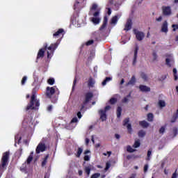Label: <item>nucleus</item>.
<instances>
[{
    "instance_id": "nucleus-1",
    "label": "nucleus",
    "mask_w": 178,
    "mask_h": 178,
    "mask_svg": "<svg viewBox=\"0 0 178 178\" xmlns=\"http://www.w3.org/2000/svg\"><path fill=\"white\" fill-rule=\"evenodd\" d=\"M88 15L89 16H93L90 19L93 24L97 25L101 23V17H99V15H101V8H98V4L95 3L92 4Z\"/></svg>"
},
{
    "instance_id": "nucleus-2",
    "label": "nucleus",
    "mask_w": 178,
    "mask_h": 178,
    "mask_svg": "<svg viewBox=\"0 0 178 178\" xmlns=\"http://www.w3.org/2000/svg\"><path fill=\"white\" fill-rule=\"evenodd\" d=\"M59 44H60V40H58L56 43L51 44L49 47H48V44L44 43V48L40 49L38 53V56L36 58V62H38V59H42L45 55V51L48 49L49 51H51L52 54L55 51V49L58 48Z\"/></svg>"
},
{
    "instance_id": "nucleus-3",
    "label": "nucleus",
    "mask_w": 178,
    "mask_h": 178,
    "mask_svg": "<svg viewBox=\"0 0 178 178\" xmlns=\"http://www.w3.org/2000/svg\"><path fill=\"white\" fill-rule=\"evenodd\" d=\"M10 156V152L7 151L3 153L1 163H0V178L2 177V173L6 170L9 165V158Z\"/></svg>"
},
{
    "instance_id": "nucleus-4",
    "label": "nucleus",
    "mask_w": 178,
    "mask_h": 178,
    "mask_svg": "<svg viewBox=\"0 0 178 178\" xmlns=\"http://www.w3.org/2000/svg\"><path fill=\"white\" fill-rule=\"evenodd\" d=\"M40 107V100L37 99V96L33 94L31 97L29 104H28L26 111H34V109H38Z\"/></svg>"
},
{
    "instance_id": "nucleus-5",
    "label": "nucleus",
    "mask_w": 178,
    "mask_h": 178,
    "mask_svg": "<svg viewBox=\"0 0 178 178\" xmlns=\"http://www.w3.org/2000/svg\"><path fill=\"white\" fill-rule=\"evenodd\" d=\"M93 97H94V93L91 92H86L85 94V99L83 102V105L81 106L80 111H83L86 105H87V104H88V102H90V101H91V99H92Z\"/></svg>"
},
{
    "instance_id": "nucleus-6",
    "label": "nucleus",
    "mask_w": 178,
    "mask_h": 178,
    "mask_svg": "<svg viewBox=\"0 0 178 178\" xmlns=\"http://www.w3.org/2000/svg\"><path fill=\"white\" fill-rule=\"evenodd\" d=\"M134 33L136 35V40L138 41H143L144 40L145 35L144 34L143 32H141L137 29H134Z\"/></svg>"
},
{
    "instance_id": "nucleus-7",
    "label": "nucleus",
    "mask_w": 178,
    "mask_h": 178,
    "mask_svg": "<svg viewBox=\"0 0 178 178\" xmlns=\"http://www.w3.org/2000/svg\"><path fill=\"white\" fill-rule=\"evenodd\" d=\"M161 9L163 16H170L172 15V8H170V6H163Z\"/></svg>"
},
{
    "instance_id": "nucleus-8",
    "label": "nucleus",
    "mask_w": 178,
    "mask_h": 178,
    "mask_svg": "<svg viewBox=\"0 0 178 178\" xmlns=\"http://www.w3.org/2000/svg\"><path fill=\"white\" fill-rule=\"evenodd\" d=\"M130 122V118H125L123 120V126H127V130H128V133L129 134H131V133H133V128H131V124H129V122Z\"/></svg>"
},
{
    "instance_id": "nucleus-9",
    "label": "nucleus",
    "mask_w": 178,
    "mask_h": 178,
    "mask_svg": "<svg viewBox=\"0 0 178 178\" xmlns=\"http://www.w3.org/2000/svg\"><path fill=\"white\" fill-rule=\"evenodd\" d=\"M55 88L47 86L46 88V96L47 98H52V95L55 94Z\"/></svg>"
},
{
    "instance_id": "nucleus-10",
    "label": "nucleus",
    "mask_w": 178,
    "mask_h": 178,
    "mask_svg": "<svg viewBox=\"0 0 178 178\" xmlns=\"http://www.w3.org/2000/svg\"><path fill=\"white\" fill-rule=\"evenodd\" d=\"M47 149V146H45V143H40L35 149L36 154H40V152H44Z\"/></svg>"
},
{
    "instance_id": "nucleus-11",
    "label": "nucleus",
    "mask_w": 178,
    "mask_h": 178,
    "mask_svg": "<svg viewBox=\"0 0 178 178\" xmlns=\"http://www.w3.org/2000/svg\"><path fill=\"white\" fill-rule=\"evenodd\" d=\"M168 21H164L161 25V33H165V34H168V31H169V29L168 28Z\"/></svg>"
},
{
    "instance_id": "nucleus-12",
    "label": "nucleus",
    "mask_w": 178,
    "mask_h": 178,
    "mask_svg": "<svg viewBox=\"0 0 178 178\" xmlns=\"http://www.w3.org/2000/svg\"><path fill=\"white\" fill-rule=\"evenodd\" d=\"M131 26H133V22L131 19H129L124 26V31H129L131 30Z\"/></svg>"
},
{
    "instance_id": "nucleus-13",
    "label": "nucleus",
    "mask_w": 178,
    "mask_h": 178,
    "mask_svg": "<svg viewBox=\"0 0 178 178\" xmlns=\"http://www.w3.org/2000/svg\"><path fill=\"white\" fill-rule=\"evenodd\" d=\"M64 33L65 30H63V29H60L53 34V37L54 38H59V37H60V35H63Z\"/></svg>"
},
{
    "instance_id": "nucleus-14",
    "label": "nucleus",
    "mask_w": 178,
    "mask_h": 178,
    "mask_svg": "<svg viewBox=\"0 0 178 178\" xmlns=\"http://www.w3.org/2000/svg\"><path fill=\"white\" fill-rule=\"evenodd\" d=\"M107 25H108V17L106 15L104 17L103 24L99 28L100 31H102L104 29H106Z\"/></svg>"
},
{
    "instance_id": "nucleus-15",
    "label": "nucleus",
    "mask_w": 178,
    "mask_h": 178,
    "mask_svg": "<svg viewBox=\"0 0 178 178\" xmlns=\"http://www.w3.org/2000/svg\"><path fill=\"white\" fill-rule=\"evenodd\" d=\"M139 89L142 92H149V91H151V88L145 85H140Z\"/></svg>"
},
{
    "instance_id": "nucleus-16",
    "label": "nucleus",
    "mask_w": 178,
    "mask_h": 178,
    "mask_svg": "<svg viewBox=\"0 0 178 178\" xmlns=\"http://www.w3.org/2000/svg\"><path fill=\"white\" fill-rule=\"evenodd\" d=\"M138 54V46H136L134 50V60L132 65L134 66L137 63V55Z\"/></svg>"
},
{
    "instance_id": "nucleus-17",
    "label": "nucleus",
    "mask_w": 178,
    "mask_h": 178,
    "mask_svg": "<svg viewBox=\"0 0 178 178\" xmlns=\"http://www.w3.org/2000/svg\"><path fill=\"white\" fill-rule=\"evenodd\" d=\"M99 113L100 115V119L102 120V122H104V120H106V111L104 110H99Z\"/></svg>"
},
{
    "instance_id": "nucleus-18",
    "label": "nucleus",
    "mask_w": 178,
    "mask_h": 178,
    "mask_svg": "<svg viewBox=\"0 0 178 178\" xmlns=\"http://www.w3.org/2000/svg\"><path fill=\"white\" fill-rule=\"evenodd\" d=\"M95 84V80L92 79V77H90L88 81V88H94V86Z\"/></svg>"
},
{
    "instance_id": "nucleus-19",
    "label": "nucleus",
    "mask_w": 178,
    "mask_h": 178,
    "mask_svg": "<svg viewBox=\"0 0 178 178\" xmlns=\"http://www.w3.org/2000/svg\"><path fill=\"white\" fill-rule=\"evenodd\" d=\"M136 84V76H132L130 81L126 84V86L128 87V86H134Z\"/></svg>"
},
{
    "instance_id": "nucleus-20",
    "label": "nucleus",
    "mask_w": 178,
    "mask_h": 178,
    "mask_svg": "<svg viewBox=\"0 0 178 178\" xmlns=\"http://www.w3.org/2000/svg\"><path fill=\"white\" fill-rule=\"evenodd\" d=\"M178 119V108L177 109V111L176 113H175L173 115H172V119H171V123H175L176 122V120H177Z\"/></svg>"
},
{
    "instance_id": "nucleus-21",
    "label": "nucleus",
    "mask_w": 178,
    "mask_h": 178,
    "mask_svg": "<svg viewBox=\"0 0 178 178\" xmlns=\"http://www.w3.org/2000/svg\"><path fill=\"white\" fill-rule=\"evenodd\" d=\"M139 124L140 126H141V127H143L144 129H147V127L149 126V124L145 120L139 122Z\"/></svg>"
},
{
    "instance_id": "nucleus-22",
    "label": "nucleus",
    "mask_w": 178,
    "mask_h": 178,
    "mask_svg": "<svg viewBox=\"0 0 178 178\" xmlns=\"http://www.w3.org/2000/svg\"><path fill=\"white\" fill-rule=\"evenodd\" d=\"M118 20H119L118 15L113 17L111 18V24H116L118 23Z\"/></svg>"
},
{
    "instance_id": "nucleus-23",
    "label": "nucleus",
    "mask_w": 178,
    "mask_h": 178,
    "mask_svg": "<svg viewBox=\"0 0 178 178\" xmlns=\"http://www.w3.org/2000/svg\"><path fill=\"white\" fill-rule=\"evenodd\" d=\"M170 62H171V63H170ZM172 63H175V62L173 60H170V58L165 59V65H167V66H168V67H172Z\"/></svg>"
},
{
    "instance_id": "nucleus-24",
    "label": "nucleus",
    "mask_w": 178,
    "mask_h": 178,
    "mask_svg": "<svg viewBox=\"0 0 178 178\" xmlns=\"http://www.w3.org/2000/svg\"><path fill=\"white\" fill-rule=\"evenodd\" d=\"M145 134H146V133L144 130H140L138 133V136L140 138H143V137H145Z\"/></svg>"
},
{
    "instance_id": "nucleus-25",
    "label": "nucleus",
    "mask_w": 178,
    "mask_h": 178,
    "mask_svg": "<svg viewBox=\"0 0 178 178\" xmlns=\"http://www.w3.org/2000/svg\"><path fill=\"white\" fill-rule=\"evenodd\" d=\"M148 122H154V114L149 113L147 114Z\"/></svg>"
},
{
    "instance_id": "nucleus-26",
    "label": "nucleus",
    "mask_w": 178,
    "mask_h": 178,
    "mask_svg": "<svg viewBox=\"0 0 178 178\" xmlns=\"http://www.w3.org/2000/svg\"><path fill=\"white\" fill-rule=\"evenodd\" d=\"M122 116V107L118 106L117 108V118H120Z\"/></svg>"
},
{
    "instance_id": "nucleus-27",
    "label": "nucleus",
    "mask_w": 178,
    "mask_h": 178,
    "mask_svg": "<svg viewBox=\"0 0 178 178\" xmlns=\"http://www.w3.org/2000/svg\"><path fill=\"white\" fill-rule=\"evenodd\" d=\"M111 80H112L111 77H106V79L102 81V85L106 86L108 81H111Z\"/></svg>"
},
{
    "instance_id": "nucleus-28",
    "label": "nucleus",
    "mask_w": 178,
    "mask_h": 178,
    "mask_svg": "<svg viewBox=\"0 0 178 178\" xmlns=\"http://www.w3.org/2000/svg\"><path fill=\"white\" fill-rule=\"evenodd\" d=\"M159 106H160V108H165V106H166V103L163 100H159Z\"/></svg>"
},
{
    "instance_id": "nucleus-29",
    "label": "nucleus",
    "mask_w": 178,
    "mask_h": 178,
    "mask_svg": "<svg viewBox=\"0 0 178 178\" xmlns=\"http://www.w3.org/2000/svg\"><path fill=\"white\" fill-rule=\"evenodd\" d=\"M49 155L47 154L45 157H44V160L42 161V168H44V166H45V165H47V163L48 162V158H49Z\"/></svg>"
},
{
    "instance_id": "nucleus-30",
    "label": "nucleus",
    "mask_w": 178,
    "mask_h": 178,
    "mask_svg": "<svg viewBox=\"0 0 178 178\" xmlns=\"http://www.w3.org/2000/svg\"><path fill=\"white\" fill-rule=\"evenodd\" d=\"M81 154H83V148L79 147L76 153V158H80Z\"/></svg>"
},
{
    "instance_id": "nucleus-31",
    "label": "nucleus",
    "mask_w": 178,
    "mask_h": 178,
    "mask_svg": "<svg viewBox=\"0 0 178 178\" xmlns=\"http://www.w3.org/2000/svg\"><path fill=\"white\" fill-rule=\"evenodd\" d=\"M47 83L49 84V86H54L55 84V79L49 78L47 80Z\"/></svg>"
},
{
    "instance_id": "nucleus-32",
    "label": "nucleus",
    "mask_w": 178,
    "mask_h": 178,
    "mask_svg": "<svg viewBox=\"0 0 178 178\" xmlns=\"http://www.w3.org/2000/svg\"><path fill=\"white\" fill-rule=\"evenodd\" d=\"M141 145V143H140V140H136L134 144L133 145L134 148H138Z\"/></svg>"
},
{
    "instance_id": "nucleus-33",
    "label": "nucleus",
    "mask_w": 178,
    "mask_h": 178,
    "mask_svg": "<svg viewBox=\"0 0 178 178\" xmlns=\"http://www.w3.org/2000/svg\"><path fill=\"white\" fill-rule=\"evenodd\" d=\"M85 172L86 173L87 176H90V173H91V168L87 166L85 168Z\"/></svg>"
},
{
    "instance_id": "nucleus-34",
    "label": "nucleus",
    "mask_w": 178,
    "mask_h": 178,
    "mask_svg": "<svg viewBox=\"0 0 178 178\" xmlns=\"http://www.w3.org/2000/svg\"><path fill=\"white\" fill-rule=\"evenodd\" d=\"M109 102L111 105H115L118 102V99L113 97L110 99Z\"/></svg>"
},
{
    "instance_id": "nucleus-35",
    "label": "nucleus",
    "mask_w": 178,
    "mask_h": 178,
    "mask_svg": "<svg viewBox=\"0 0 178 178\" xmlns=\"http://www.w3.org/2000/svg\"><path fill=\"white\" fill-rule=\"evenodd\" d=\"M127 152L133 153V152H134L136 151V149H133V148L131 147V146L128 145V146L127 147Z\"/></svg>"
},
{
    "instance_id": "nucleus-36",
    "label": "nucleus",
    "mask_w": 178,
    "mask_h": 178,
    "mask_svg": "<svg viewBox=\"0 0 178 178\" xmlns=\"http://www.w3.org/2000/svg\"><path fill=\"white\" fill-rule=\"evenodd\" d=\"M152 56H153V62H155V60H158V54H156V51H153Z\"/></svg>"
},
{
    "instance_id": "nucleus-37",
    "label": "nucleus",
    "mask_w": 178,
    "mask_h": 178,
    "mask_svg": "<svg viewBox=\"0 0 178 178\" xmlns=\"http://www.w3.org/2000/svg\"><path fill=\"white\" fill-rule=\"evenodd\" d=\"M140 76L145 81H147V80H148V76H147V74H145V73L142 72Z\"/></svg>"
},
{
    "instance_id": "nucleus-38",
    "label": "nucleus",
    "mask_w": 178,
    "mask_h": 178,
    "mask_svg": "<svg viewBox=\"0 0 178 178\" xmlns=\"http://www.w3.org/2000/svg\"><path fill=\"white\" fill-rule=\"evenodd\" d=\"M172 72L174 73L175 80H177V79H178V76H177V70L176 68H173Z\"/></svg>"
},
{
    "instance_id": "nucleus-39",
    "label": "nucleus",
    "mask_w": 178,
    "mask_h": 178,
    "mask_svg": "<svg viewBox=\"0 0 178 178\" xmlns=\"http://www.w3.org/2000/svg\"><path fill=\"white\" fill-rule=\"evenodd\" d=\"M26 81H27V76H23L22 81H21L22 86H24V84H26Z\"/></svg>"
},
{
    "instance_id": "nucleus-40",
    "label": "nucleus",
    "mask_w": 178,
    "mask_h": 178,
    "mask_svg": "<svg viewBox=\"0 0 178 178\" xmlns=\"http://www.w3.org/2000/svg\"><path fill=\"white\" fill-rule=\"evenodd\" d=\"M32 161H33V156L29 155V156L28 157V159L26 160L28 165H30V163H31Z\"/></svg>"
},
{
    "instance_id": "nucleus-41",
    "label": "nucleus",
    "mask_w": 178,
    "mask_h": 178,
    "mask_svg": "<svg viewBox=\"0 0 178 178\" xmlns=\"http://www.w3.org/2000/svg\"><path fill=\"white\" fill-rule=\"evenodd\" d=\"M22 154H23V149L20 147L17 151V155H19V156H22Z\"/></svg>"
},
{
    "instance_id": "nucleus-42",
    "label": "nucleus",
    "mask_w": 178,
    "mask_h": 178,
    "mask_svg": "<svg viewBox=\"0 0 178 178\" xmlns=\"http://www.w3.org/2000/svg\"><path fill=\"white\" fill-rule=\"evenodd\" d=\"M79 5H80V2L76 1L74 4V10H76V9H79Z\"/></svg>"
},
{
    "instance_id": "nucleus-43",
    "label": "nucleus",
    "mask_w": 178,
    "mask_h": 178,
    "mask_svg": "<svg viewBox=\"0 0 178 178\" xmlns=\"http://www.w3.org/2000/svg\"><path fill=\"white\" fill-rule=\"evenodd\" d=\"M101 176L100 173H95L93 175H92V176L90 177V178H98Z\"/></svg>"
},
{
    "instance_id": "nucleus-44",
    "label": "nucleus",
    "mask_w": 178,
    "mask_h": 178,
    "mask_svg": "<svg viewBox=\"0 0 178 178\" xmlns=\"http://www.w3.org/2000/svg\"><path fill=\"white\" fill-rule=\"evenodd\" d=\"M92 44H94V40H90L86 42V45H87V47H89V45H92Z\"/></svg>"
},
{
    "instance_id": "nucleus-45",
    "label": "nucleus",
    "mask_w": 178,
    "mask_h": 178,
    "mask_svg": "<svg viewBox=\"0 0 178 178\" xmlns=\"http://www.w3.org/2000/svg\"><path fill=\"white\" fill-rule=\"evenodd\" d=\"M152 154V150L149 149L147 151V161H149L150 159L149 157L151 156Z\"/></svg>"
},
{
    "instance_id": "nucleus-46",
    "label": "nucleus",
    "mask_w": 178,
    "mask_h": 178,
    "mask_svg": "<svg viewBox=\"0 0 178 178\" xmlns=\"http://www.w3.org/2000/svg\"><path fill=\"white\" fill-rule=\"evenodd\" d=\"M172 31H176V30H178V24H172Z\"/></svg>"
},
{
    "instance_id": "nucleus-47",
    "label": "nucleus",
    "mask_w": 178,
    "mask_h": 178,
    "mask_svg": "<svg viewBox=\"0 0 178 178\" xmlns=\"http://www.w3.org/2000/svg\"><path fill=\"white\" fill-rule=\"evenodd\" d=\"M163 133H165V127H161L159 129V134H163Z\"/></svg>"
},
{
    "instance_id": "nucleus-48",
    "label": "nucleus",
    "mask_w": 178,
    "mask_h": 178,
    "mask_svg": "<svg viewBox=\"0 0 178 178\" xmlns=\"http://www.w3.org/2000/svg\"><path fill=\"white\" fill-rule=\"evenodd\" d=\"M172 131H173L174 137H176L178 133L177 128H174Z\"/></svg>"
},
{
    "instance_id": "nucleus-49",
    "label": "nucleus",
    "mask_w": 178,
    "mask_h": 178,
    "mask_svg": "<svg viewBox=\"0 0 178 178\" xmlns=\"http://www.w3.org/2000/svg\"><path fill=\"white\" fill-rule=\"evenodd\" d=\"M79 122V119H77V117L73 118L71 120V123H77Z\"/></svg>"
},
{
    "instance_id": "nucleus-50",
    "label": "nucleus",
    "mask_w": 178,
    "mask_h": 178,
    "mask_svg": "<svg viewBox=\"0 0 178 178\" xmlns=\"http://www.w3.org/2000/svg\"><path fill=\"white\" fill-rule=\"evenodd\" d=\"M147 172H148V164L144 165V172L147 173Z\"/></svg>"
},
{
    "instance_id": "nucleus-51",
    "label": "nucleus",
    "mask_w": 178,
    "mask_h": 178,
    "mask_svg": "<svg viewBox=\"0 0 178 178\" xmlns=\"http://www.w3.org/2000/svg\"><path fill=\"white\" fill-rule=\"evenodd\" d=\"M110 168H111V163H106L105 170H108Z\"/></svg>"
},
{
    "instance_id": "nucleus-52",
    "label": "nucleus",
    "mask_w": 178,
    "mask_h": 178,
    "mask_svg": "<svg viewBox=\"0 0 178 178\" xmlns=\"http://www.w3.org/2000/svg\"><path fill=\"white\" fill-rule=\"evenodd\" d=\"M122 102L123 104H126V103L129 102V99L127 97H124V99H122Z\"/></svg>"
},
{
    "instance_id": "nucleus-53",
    "label": "nucleus",
    "mask_w": 178,
    "mask_h": 178,
    "mask_svg": "<svg viewBox=\"0 0 178 178\" xmlns=\"http://www.w3.org/2000/svg\"><path fill=\"white\" fill-rule=\"evenodd\" d=\"M83 159H84V161H90V156H88V155L84 156Z\"/></svg>"
},
{
    "instance_id": "nucleus-54",
    "label": "nucleus",
    "mask_w": 178,
    "mask_h": 178,
    "mask_svg": "<svg viewBox=\"0 0 178 178\" xmlns=\"http://www.w3.org/2000/svg\"><path fill=\"white\" fill-rule=\"evenodd\" d=\"M57 102H58V97H55L54 99H51V102L53 104H56Z\"/></svg>"
},
{
    "instance_id": "nucleus-55",
    "label": "nucleus",
    "mask_w": 178,
    "mask_h": 178,
    "mask_svg": "<svg viewBox=\"0 0 178 178\" xmlns=\"http://www.w3.org/2000/svg\"><path fill=\"white\" fill-rule=\"evenodd\" d=\"M17 138H18V144H20V141L22 140V137L21 136L18 137L17 136H16L15 141H16V140H17Z\"/></svg>"
},
{
    "instance_id": "nucleus-56",
    "label": "nucleus",
    "mask_w": 178,
    "mask_h": 178,
    "mask_svg": "<svg viewBox=\"0 0 178 178\" xmlns=\"http://www.w3.org/2000/svg\"><path fill=\"white\" fill-rule=\"evenodd\" d=\"M176 172H177V170H176V171L172 174L171 178H177V173H176Z\"/></svg>"
},
{
    "instance_id": "nucleus-57",
    "label": "nucleus",
    "mask_w": 178,
    "mask_h": 178,
    "mask_svg": "<svg viewBox=\"0 0 178 178\" xmlns=\"http://www.w3.org/2000/svg\"><path fill=\"white\" fill-rule=\"evenodd\" d=\"M77 117L79 118V119H81V118L83 117V115H81V112L79 111L77 113Z\"/></svg>"
},
{
    "instance_id": "nucleus-58",
    "label": "nucleus",
    "mask_w": 178,
    "mask_h": 178,
    "mask_svg": "<svg viewBox=\"0 0 178 178\" xmlns=\"http://www.w3.org/2000/svg\"><path fill=\"white\" fill-rule=\"evenodd\" d=\"M77 83V78H75L73 82V86L72 88H74V87L76 86V83Z\"/></svg>"
},
{
    "instance_id": "nucleus-59",
    "label": "nucleus",
    "mask_w": 178,
    "mask_h": 178,
    "mask_svg": "<svg viewBox=\"0 0 178 178\" xmlns=\"http://www.w3.org/2000/svg\"><path fill=\"white\" fill-rule=\"evenodd\" d=\"M47 111H48V112H51L52 111V105L48 106Z\"/></svg>"
},
{
    "instance_id": "nucleus-60",
    "label": "nucleus",
    "mask_w": 178,
    "mask_h": 178,
    "mask_svg": "<svg viewBox=\"0 0 178 178\" xmlns=\"http://www.w3.org/2000/svg\"><path fill=\"white\" fill-rule=\"evenodd\" d=\"M108 154V156H111V155H112V152H107V154L104 153L103 155H104V156H106Z\"/></svg>"
},
{
    "instance_id": "nucleus-61",
    "label": "nucleus",
    "mask_w": 178,
    "mask_h": 178,
    "mask_svg": "<svg viewBox=\"0 0 178 178\" xmlns=\"http://www.w3.org/2000/svg\"><path fill=\"white\" fill-rule=\"evenodd\" d=\"M108 10V15H111L112 14V10H111V8H107Z\"/></svg>"
},
{
    "instance_id": "nucleus-62",
    "label": "nucleus",
    "mask_w": 178,
    "mask_h": 178,
    "mask_svg": "<svg viewBox=\"0 0 178 178\" xmlns=\"http://www.w3.org/2000/svg\"><path fill=\"white\" fill-rule=\"evenodd\" d=\"M156 22H162V16L159 17L156 19Z\"/></svg>"
},
{
    "instance_id": "nucleus-63",
    "label": "nucleus",
    "mask_w": 178,
    "mask_h": 178,
    "mask_svg": "<svg viewBox=\"0 0 178 178\" xmlns=\"http://www.w3.org/2000/svg\"><path fill=\"white\" fill-rule=\"evenodd\" d=\"M109 109H111V106H106L104 111L106 112V111H109Z\"/></svg>"
},
{
    "instance_id": "nucleus-64",
    "label": "nucleus",
    "mask_w": 178,
    "mask_h": 178,
    "mask_svg": "<svg viewBox=\"0 0 178 178\" xmlns=\"http://www.w3.org/2000/svg\"><path fill=\"white\" fill-rule=\"evenodd\" d=\"M115 138H117V140H119V138H120V135L115 134Z\"/></svg>"
}]
</instances>
